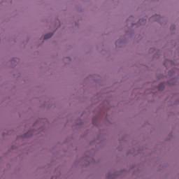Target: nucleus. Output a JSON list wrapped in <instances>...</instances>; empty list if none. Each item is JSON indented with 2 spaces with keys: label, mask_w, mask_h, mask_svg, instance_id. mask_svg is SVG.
<instances>
[{
  "label": "nucleus",
  "mask_w": 179,
  "mask_h": 179,
  "mask_svg": "<svg viewBox=\"0 0 179 179\" xmlns=\"http://www.w3.org/2000/svg\"><path fill=\"white\" fill-rule=\"evenodd\" d=\"M52 33H49V34H47L44 36V38L43 39L45 40H48V38H51V37H52Z\"/></svg>",
  "instance_id": "f257e3e1"
},
{
  "label": "nucleus",
  "mask_w": 179,
  "mask_h": 179,
  "mask_svg": "<svg viewBox=\"0 0 179 179\" xmlns=\"http://www.w3.org/2000/svg\"><path fill=\"white\" fill-rule=\"evenodd\" d=\"M158 89L159 90H163V89H164V84L163 83H159Z\"/></svg>",
  "instance_id": "f03ea898"
},
{
  "label": "nucleus",
  "mask_w": 179,
  "mask_h": 179,
  "mask_svg": "<svg viewBox=\"0 0 179 179\" xmlns=\"http://www.w3.org/2000/svg\"><path fill=\"white\" fill-rule=\"evenodd\" d=\"M139 22H141V20H139Z\"/></svg>",
  "instance_id": "7ed1b4c3"
}]
</instances>
